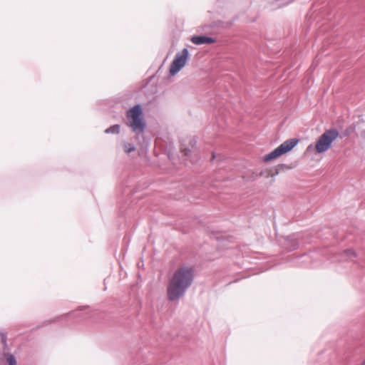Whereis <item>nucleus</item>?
Returning <instances> with one entry per match:
<instances>
[{
  "label": "nucleus",
  "mask_w": 365,
  "mask_h": 365,
  "mask_svg": "<svg viewBox=\"0 0 365 365\" xmlns=\"http://www.w3.org/2000/svg\"><path fill=\"white\" fill-rule=\"evenodd\" d=\"M193 279L192 267H182L177 269L170 280L167 288L168 298L170 301L178 300L182 297Z\"/></svg>",
  "instance_id": "1"
},
{
  "label": "nucleus",
  "mask_w": 365,
  "mask_h": 365,
  "mask_svg": "<svg viewBox=\"0 0 365 365\" xmlns=\"http://www.w3.org/2000/svg\"><path fill=\"white\" fill-rule=\"evenodd\" d=\"M142 114V110L139 105L135 106L127 112L129 125L135 132H143L144 130L145 123Z\"/></svg>",
  "instance_id": "2"
},
{
  "label": "nucleus",
  "mask_w": 365,
  "mask_h": 365,
  "mask_svg": "<svg viewBox=\"0 0 365 365\" xmlns=\"http://www.w3.org/2000/svg\"><path fill=\"white\" fill-rule=\"evenodd\" d=\"M339 136V131L335 129L327 130L317 140L315 148L318 153L327 151L331 146L332 142Z\"/></svg>",
  "instance_id": "3"
},
{
  "label": "nucleus",
  "mask_w": 365,
  "mask_h": 365,
  "mask_svg": "<svg viewBox=\"0 0 365 365\" xmlns=\"http://www.w3.org/2000/svg\"><path fill=\"white\" fill-rule=\"evenodd\" d=\"M189 57V52L187 48L182 49L180 53H178L170 66V74L175 76L177 74L186 64Z\"/></svg>",
  "instance_id": "4"
},
{
  "label": "nucleus",
  "mask_w": 365,
  "mask_h": 365,
  "mask_svg": "<svg viewBox=\"0 0 365 365\" xmlns=\"http://www.w3.org/2000/svg\"><path fill=\"white\" fill-rule=\"evenodd\" d=\"M190 148H187L184 144H182L180 150L187 156L192 163H195L199 160V151L195 147L194 143H190Z\"/></svg>",
  "instance_id": "5"
},
{
  "label": "nucleus",
  "mask_w": 365,
  "mask_h": 365,
  "mask_svg": "<svg viewBox=\"0 0 365 365\" xmlns=\"http://www.w3.org/2000/svg\"><path fill=\"white\" fill-rule=\"evenodd\" d=\"M297 143V139L291 138L285 140L280 145H279V147L280 148L283 153H286L287 152L291 150Z\"/></svg>",
  "instance_id": "6"
},
{
  "label": "nucleus",
  "mask_w": 365,
  "mask_h": 365,
  "mask_svg": "<svg viewBox=\"0 0 365 365\" xmlns=\"http://www.w3.org/2000/svg\"><path fill=\"white\" fill-rule=\"evenodd\" d=\"M284 153L281 150L280 148L278 146L277 148H275L273 151L269 153V154L266 155L263 158V160L266 163L283 155Z\"/></svg>",
  "instance_id": "7"
},
{
  "label": "nucleus",
  "mask_w": 365,
  "mask_h": 365,
  "mask_svg": "<svg viewBox=\"0 0 365 365\" xmlns=\"http://www.w3.org/2000/svg\"><path fill=\"white\" fill-rule=\"evenodd\" d=\"M356 257L355 252L352 250H346L340 254L341 259L352 260Z\"/></svg>",
  "instance_id": "8"
},
{
  "label": "nucleus",
  "mask_w": 365,
  "mask_h": 365,
  "mask_svg": "<svg viewBox=\"0 0 365 365\" xmlns=\"http://www.w3.org/2000/svg\"><path fill=\"white\" fill-rule=\"evenodd\" d=\"M190 40L193 43L197 45L205 43V36H193Z\"/></svg>",
  "instance_id": "9"
},
{
  "label": "nucleus",
  "mask_w": 365,
  "mask_h": 365,
  "mask_svg": "<svg viewBox=\"0 0 365 365\" xmlns=\"http://www.w3.org/2000/svg\"><path fill=\"white\" fill-rule=\"evenodd\" d=\"M6 358L9 365H16V361L13 355L6 354Z\"/></svg>",
  "instance_id": "10"
},
{
  "label": "nucleus",
  "mask_w": 365,
  "mask_h": 365,
  "mask_svg": "<svg viewBox=\"0 0 365 365\" xmlns=\"http://www.w3.org/2000/svg\"><path fill=\"white\" fill-rule=\"evenodd\" d=\"M120 127L118 125H115L106 130V133H118Z\"/></svg>",
  "instance_id": "11"
},
{
  "label": "nucleus",
  "mask_w": 365,
  "mask_h": 365,
  "mask_svg": "<svg viewBox=\"0 0 365 365\" xmlns=\"http://www.w3.org/2000/svg\"><path fill=\"white\" fill-rule=\"evenodd\" d=\"M123 148H124L125 152H126L127 153L134 151L135 149L134 145H133L132 144H130V143H125L124 145Z\"/></svg>",
  "instance_id": "12"
},
{
  "label": "nucleus",
  "mask_w": 365,
  "mask_h": 365,
  "mask_svg": "<svg viewBox=\"0 0 365 365\" xmlns=\"http://www.w3.org/2000/svg\"><path fill=\"white\" fill-rule=\"evenodd\" d=\"M215 41V39L212 37L207 36V44L212 43Z\"/></svg>",
  "instance_id": "13"
},
{
  "label": "nucleus",
  "mask_w": 365,
  "mask_h": 365,
  "mask_svg": "<svg viewBox=\"0 0 365 365\" xmlns=\"http://www.w3.org/2000/svg\"><path fill=\"white\" fill-rule=\"evenodd\" d=\"M218 24H221V25H222V27H223V28H227V27H229V26H230V24H224V23H222V22H219Z\"/></svg>",
  "instance_id": "14"
},
{
  "label": "nucleus",
  "mask_w": 365,
  "mask_h": 365,
  "mask_svg": "<svg viewBox=\"0 0 365 365\" xmlns=\"http://www.w3.org/2000/svg\"><path fill=\"white\" fill-rule=\"evenodd\" d=\"M215 153H213L212 155L211 160H212L213 159H215Z\"/></svg>",
  "instance_id": "15"
},
{
  "label": "nucleus",
  "mask_w": 365,
  "mask_h": 365,
  "mask_svg": "<svg viewBox=\"0 0 365 365\" xmlns=\"http://www.w3.org/2000/svg\"><path fill=\"white\" fill-rule=\"evenodd\" d=\"M297 245H294L293 246V249H294V250H295V249H297Z\"/></svg>",
  "instance_id": "16"
},
{
  "label": "nucleus",
  "mask_w": 365,
  "mask_h": 365,
  "mask_svg": "<svg viewBox=\"0 0 365 365\" xmlns=\"http://www.w3.org/2000/svg\"><path fill=\"white\" fill-rule=\"evenodd\" d=\"M361 365H365V360L362 362Z\"/></svg>",
  "instance_id": "17"
}]
</instances>
